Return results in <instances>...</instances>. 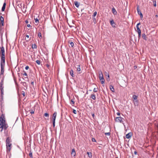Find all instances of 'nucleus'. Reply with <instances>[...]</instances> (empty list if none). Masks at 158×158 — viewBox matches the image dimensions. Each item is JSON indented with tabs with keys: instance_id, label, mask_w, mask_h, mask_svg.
I'll use <instances>...</instances> for the list:
<instances>
[{
	"instance_id": "09e8293b",
	"label": "nucleus",
	"mask_w": 158,
	"mask_h": 158,
	"mask_svg": "<svg viewBox=\"0 0 158 158\" xmlns=\"http://www.w3.org/2000/svg\"><path fill=\"white\" fill-rule=\"evenodd\" d=\"M27 27H31V25L30 24H28L27 25Z\"/></svg>"
},
{
	"instance_id": "6e6552de",
	"label": "nucleus",
	"mask_w": 158,
	"mask_h": 158,
	"mask_svg": "<svg viewBox=\"0 0 158 158\" xmlns=\"http://www.w3.org/2000/svg\"><path fill=\"white\" fill-rule=\"evenodd\" d=\"M5 64L1 63V74H3L4 72V67L5 66Z\"/></svg>"
},
{
	"instance_id": "13d9d810",
	"label": "nucleus",
	"mask_w": 158,
	"mask_h": 158,
	"mask_svg": "<svg viewBox=\"0 0 158 158\" xmlns=\"http://www.w3.org/2000/svg\"><path fill=\"white\" fill-rule=\"evenodd\" d=\"M23 96H25V93H23Z\"/></svg>"
},
{
	"instance_id": "39448f33",
	"label": "nucleus",
	"mask_w": 158,
	"mask_h": 158,
	"mask_svg": "<svg viewBox=\"0 0 158 158\" xmlns=\"http://www.w3.org/2000/svg\"><path fill=\"white\" fill-rule=\"evenodd\" d=\"M140 24V23H138L136 25V28L137 29V31L138 34V38L139 39L141 36V31L140 28L139 27V26Z\"/></svg>"
},
{
	"instance_id": "2f4dec72",
	"label": "nucleus",
	"mask_w": 158,
	"mask_h": 158,
	"mask_svg": "<svg viewBox=\"0 0 158 158\" xmlns=\"http://www.w3.org/2000/svg\"><path fill=\"white\" fill-rule=\"evenodd\" d=\"M97 14V11H95L94 12L93 14V17H94L95 16H96Z\"/></svg>"
},
{
	"instance_id": "f3484780",
	"label": "nucleus",
	"mask_w": 158,
	"mask_h": 158,
	"mask_svg": "<svg viewBox=\"0 0 158 158\" xmlns=\"http://www.w3.org/2000/svg\"><path fill=\"white\" fill-rule=\"evenodd\" d=\"M31 38H29V36L28 35H26V37L25 38V40L26 41L28 42L30 40Z\"/></svg>"
},
{
	"instance_id": "5fc2aeb1",
	"label": "nucleus",
	"mask_w": 158,
	"mask_h": 158,
	"mask_svg": "<svg viewBox=\"0 0 158 158\" xmlns=\"http://www.w3.org/2000/svg\"><path fill=\"white\" fill-rule=\"evenodd\" d=\"M25 22H26V23H28V21L26 20V21H25Z\"/></svg>"
},
{
	"instance_id": "f03ea898",
	"label": "nucleus",
	"mask_w": 158,
	"mask_h": 158,
	"mask_svg": "<svg viewBox=\"0 0 158 158\" xmlns=\"http://www.w3.org/2000/svg\"><path fill=\"white\" fill-rule=\"evenodd\" d=\"M11 140L10 137L7 138L6 142L7 152H10L12 148V144L11 143Z\"/></svg>"
},
{
	"instance_id": "37998d69",
	"label": "nucleus",
	"mask_w": 158,
	"mask_h": 158,
	"mask_svg": "<svg viewBox=\"0 0 158 158\" xmlns=\"http://www.w3.org/2000/svg\"><path fill=\"white\" fill-rule=\"evenodd\" d=\"M30 112L32 114H33L34 113V112L32 110H31Z\"/></svg>"
},
{
	"instance_id": "a878e982",
	"label": "nucleus",
	"mask_w": 158,
	"mask_h": 158,
	"mask_svg": "<svg viewBox=\"0 0 158 158\" xmlns=\"http://www.w3.org/2000/svg\"><path fill=\"white\" fill-rule=\"evenodd\" d=\"M70 74L72 77H74L73 71L72 69H71L70 71Z\"/></svg>"
},
{
	"instance_id": "b1692460",
	"label": "nucleus",
	"mask_w": 158,
	"mask_h": 158,
	"mask_svg": "<svg viewBox=\"0 0 158 158\" xmlns=\"http://www.w3.org/2000/svg\"><path fill=\"white\" fill-rule=\"evenodd\" d=\"M74 4L77 7H78L80 5V4L77 1L74 2Z\"/></svg>"
},
{
	"instance_id": "ddd939ff",
	"label": "nucleus",
	"mask_w": 158,
	"mask_h": 158,
	"mask_svg": "<svg viewBox=\"0 0 158 158\" xmlns=\"http://www.w3.org/2000/svg\"><path fill=\"white\" fill-rule=\"evenodd\" d=\"M24 73L23 74V75L24 77V79L25 81H27L28 79V78L27 77V74L26 72L25 71H23Z\"/></svg>"
},
{
	"instance_id": "6e6d98bb",
	"label": "nucleus",
	"mask_w": 158,
	"mask_h": 158,
	"mask_svg": "<svg viewBox=\"0 0 158 158\" xmlns=\"http://www.w3.org/2000/svg\"><path fill=\"white\" fill-rule=\"evenodd\" d=\"M109 77H110V76H109V74H107V77H108L109 78Z\"/></svg>"
},
{
	"instance_id": "4d7b16f0",
	"label": "nucleus",
	"mask_w": 158,
	"mask_h": 158,
	"mask_svg": "<svg viewBox=\"0 0 158 158\" xmlns=\"http://www.w3.org/2000/svg\"><path fill=\"white\" fill-rule=\"evenodd\" d=\"M155 16H156V17H158V15H156Z\"/></svg>"
},
{
	"instance_id": "c9c22d12",
	"label": "nucleus",
	"mask_w": 158,
	"mask_h": 158,
	"mask_svg": "<svg viewBox=\"0 0 158 158\" xmlns=\"http://www.w3.org/2000/svg\"><path fill=\"white\" fill-rule=\"evenodd\" d=\"M69 43H70L71 47H73L74 46V43L73 42H70Z\"/></svg>"
},
{
	"instance_id": "ea45409f",
	"label": "nucleus",
	"mask_w": 158,
	"mask_h": 158,
	"mask_svg": "<svg viewBox=\"0 0 158 158\" xmlns=\"http://www.w3.org/2000/svg\"><path fill=\"white\" fill-rule=\"evenodd\" d=\"M29 156L31 157V158H32L33 156H32V153H30L29 154Z\"/></svg>"
},
{
	"instance_id": "2eb2a0df",
	"label": "nucleus",
	"mask_w": 158,
	"mask_h": 158,
	"mask_svg": "<svg viewBox=\"0 0 158 158\" xmlns=\"http://www.w3.org/2000/svg\"><path fill=\"white\" fill-rule=\"evenodd\" d=\"M5 54L4 48L2 46L0 50V54Z\"/></svg>"
},
{
	"instance_id": "c03bdc74",
	"label": "nucleus",
	"mask_w": 158,
	"mask_h": 158,
	"mask_svg": "<svg viewBox=\"0 0 158 158\" xmlns=\"http://www.w3.org/2000/svg\"><path fill=\"white\" fill-rule=\"evenodd\" d=\"M25 69L26 70H28L29 69V67L28 66H27L25 67Z\"/></svg>"
},
{
	"instance_id": "393cba45",
	"label": "nucleus",
	"mask_w": 158,
	"mask_h": 158,
	"mask_svg": "<svg viewBox=\"0 0 158 158\" xmlns=\"http://www.w3.org/2000/svg\"><path fill=\"white\" fill-rule=\"evenodd\" d=\"M87 154L88 155V156L89 158H92V153L91 152H87Z\"/></svg>"
},
{
	"instance_id": "4be33fe9",
	"label": "nucleus",
	"mask_w": 158,
	"mask_h": 158,
	"mask_svg": "<svg viewBox=\"0 0 158 158\" xmlns=\"http://www.w3.org/2000/svg\"><path fill=\"white\" fill-rule=\"evenodd\" d=\"M110 90L113 92H114L115 91H114V87L113 86H112V85H110Z\"/></svg>"
},
{
	"instance_id": "f257e3e1",
	"label": "nucleus",
	"mask_w": 158,
	"mask_h": 158,
	"mask_svg": "<svg viewBox=\"0 0 158 158\" xmlns=\"http://www.w3.org/2000/svg\"><path fill=\"white\" fill-rule=\"evenodd\" d=\"M0 128H1V131H2L3 129L6 130L8 127V126L6 123L4 115L2 114L0 117Z\"/></svg>"
},
{
	"instance_id": "a211bd4d",
	"label": "nucleus",
	"mask_w": 158,
	"mask_h": 158,
	"mask_svg": "<svg viewBox=\"0 0 158 158\" xmlns=\"http://www.w3.org/2000/svg\"><path fill=\"white\" fill-rule=\"evenodd\" d=\"M110 24L113 27H115V24L113 20L110 21Z\"/></svg>"
},
{
	"instance_id": "c85d7f7f",
	"label": "nucleus",
	"mask_w": 158,
	"mask_h": 158,
	"mask_svg": "<svg viewBox=\"0 0 158 158\" xmlns=\"http://www.w3.org/2000/svg\"><path fill=\"white\" fill-rule=\"evenodd\" d=\"M142 37L143 39L146 40V36L145 34H143L142 35Z\"/></svg>"
},
{
	"instance_id": "4c0bfd02",
	"label": "nucleus",
	"mask_w": 158,
	"mask_h": 158,
	"mask_svg": "<svg viewBox=\"0 0 158 158\" xmlns=\"http://www.w3.org/2000/svg\"><path fill=\"white\" fill-rule=\"evenodd\" d=\"M110 132H107V133H105V135H110Z\"/></svg>"
},
{
	"instance_id": "9d476101",
	"label": "nucleus",
	"mask_w": 158,
	"mask_h": 158,
	"mask_svg": "<svg viewBox=\"0 0 158 158\" xmlns=\"http://www.w3.org/2000/svg\"><path fill=\"white\" fill-rule=\"evenodd\" d=\"M1 14V13L0 14V15ZM4 20V19L2 17V16H1L0 15V24L1 26H3Z\"/></svg>"
},
{
	"instance_id": "e433bc0d",
	"label": "nucleus",
	"mask_w": 158,
	"mask_h": 158,
	"mask_svg": "<svg viewBox=\"0 0 158 158\" xmlns=\"http://www.w3.org/2000/svg\"><path fill=\"white\" fill-rule=\"evenodd\" d=\"M36 63L37 64H38V65H39L40 64V61L39 60H36Z\"/></svg>"
},
{
	"instance_id": "7ed1b4c3",
	"label": "nucleus",
	"mask_w": 158,
	"mask_h": 158,
	"mask_svg": "<svg viewBox=\"0 0 158 158\" xmlns=\"http://www.w3.org/2000/svg\"><path fill=\"white\" fill-rule=\"evenodd\" d=\"M99 78L101 81V83L103 84L105 81V80L103 77L102 73L101 71L99 72Z\"/></svg>"
},
{
	"instance_id": "dca6fc26",
	"label": "nucleus",
	"mask_w": 158,
	"mask_h": 158,
	"mask_svg": "<svg viewBox=\"0 0 158 158\" xmlns=\"http://www.w3.org/2000/svg\"><path fill=\"white\" fill-rule=\"evenodd\" d=\"M132 133L130 132L128 133L126 135V137L127 139H129L132 136Z\"/></svg>"
},
{
	"instance_id": "72a5a7b5",
	"label": "nucleus",
	"mask_w": 158,
	"mask_h": 158,
	"mask_svg": "<svg viewBox=\"0 0 158 158\" xmlns=\"http://www.w3.org/2000/svg\"><path fill=\"white\" fill-rule=\"evenodd\" d=\"M44 115L45 117H48L49 116V114L47 113H46L44 114Z\"/></svg>"
},
{
	"instance_id": "864d4df0",
	"label": "nucleus",
	"mask_w": 158,
	"mask_h": 158,
	"mask_svg": "<svg viewBox=\"0 0 158 158\" xmlns=\"http://www.w3.org/2000/svg\"><path fill=\"white\" fill-rule=\"evenodd\" d=\"M92 116H93V117L94 118V114H92Z\"/></svg>"
},
{
	"instance_id": "bf43d9fd",
	"label": "nucleus",
	"mask_w": 158,
	"mask_h": 158,
	"mask_svg": "<svg viewBox=\"0 0 158 158\" xmlns=\"http://www.w3.org/2000/svg\"><path fill=\"white\" fill-rule=\"evenodd\" d=\"M156 127H157V128H158V124H157Z\"/></svg>"
},
{
	"instance_id": "7c9ffc66",
	"label": "nucleus",
	"mask_w": 158,
	"mask_h": 158,
	"mask_svg": "<svg viewBox=\"0 0 158 158\" xmlns=\"http://www.w3.org/2000/svg\"><path fill=\"white\" fill-rule=\"evenodd\" d=\"M35 23H37V24H38V23H39V20L37 18H35Z\"/></svg>"
},
{
	"instance_id": "de8ad7c7",
	"label": "nucleus",
	"mask_w": 158,
	"mask_h": 158,
	"mask_svg": "<svg viewBox=\"0 0 158 158\" xmlns=\"http://www.w3.org/2000/svg\"><path fill=\"white\" fill-rule=\"evenodd\" d=\"M93 19L94 21H94L96 20V19L95 17H93Z\"/></svg>"
},
{
	"instance_id": "cd10ccee",
	"label": "nucleus",
	"mask_w": 158,
	"mask_h": 158,
	"mask_svg": "<svg viewBox=\"0 0 158 158\" xmlns=\"http://www.w3.org/2000/svg\"><path fill=\"white\" fill-rule=\"evenodd\" d=\"M38 36L39 37L40 39H41L42 38V36L41 35V34L40 32H38L37 33Z\"/></svg>"
},
{
	"instance_id": "79ce46f5",
	"label": "nucleus",
	"mask_w": 158,
	"mask_h": 158,
	"mask_svg": "<svg viewBox=\"0 0 158 158\" xmlns=\"http://www.w3.org/2000/svg\"><path fill=\"white\" fill-rule=\"evenodd\" d=\"M94 91L95 92H96L97 91V89L94 88Z\"/></svg>"
},
{
	"instance_id": "680f3d73",
	"label": "nucleus",
	"mask_w": 158,
	"mask_h": 158,
	"mask_svg": "<svg viewBox=\"0 0 158 158\" xmlns=\"http://www.w3.org/2000/svg\"><path fill=\"white\" fill-rule=\"evenodd\" d=\"M134 67H135V69L136 68H137V67L136 66H134Z\"/></svg>"
},
{
	"instance_id": "6ab92c4d",
	"label": "nucleus",
	"mask_w": 158,
	"mask_h": 158,
	"mask_svg": "<svg viewBox=\"0 0 158 158\" xmlns=\"http://www.w3.org/2000/svg\"><path fill=\"white\" fill-rule=\"evenodd\" d=\"M71 154V155L72 156H75L76 152H75V151L74 149H73L72 150Z\"/></svg>"
},
{
	"instance_id": "49530a36",
	"label": "nucleus",
	"mask_w": 158,
	"mask_h": 158,
	"mask_svg": "<svg viewBox=\"0 0 158 158\" xmlns=\"http://www.w3.org/2000/svg\"><path fill=\"white\" fill-rule=\"evenodd\" d=\"M117 114L118 115V116H120V113H119V112H117Z\"/></svg>"
},
{
	"instance_id": "a18cd8bd",
	"label": "nucleus",
	"mask_w": 158,
	"mask_h": 158,
	"mask_svg": "<svg viewBox=\"0 0 158 158\" xmlns=\"http://www.w3.org/2000/svg\"><path fill=\"white\" fill-rule=\"evenodd\" d=\"M55 121H53V125L54 127H55Z\"/></svg>"
},
{
	"instance_id": "aec40b11",
	"label": "nucleus",
	"mask_w": 158,
	"mask_h": 158,
	"mask_svg": "<svg viewBox=\"0 0 158 158\" xmlns=\"http://www.w3.org/2000/svg\"><path fill=\"white\" fill-rule=\"evenodd\" d=\"M6 3L5 2L4 3L2 9V11H4L6 8Z\"/></svg>"
},
{
	"instance_id": "0eeeda50",
	"label": "nucleus",
	"mask_w": 158,
	"mask_h": 158,
	"mask_svg": "<svg viewBox=\"0 0 158 158\" xmlns=\"http://www.w3.org/2000/svg\"><path fill=\"white\" fill-rule=\"evenodd\" d=\"M137 97L136 95H133L132 98L133 99V102L134 105L136 106L138 105V102L137 99Z\"/></svg>"
},
{
	"instance_id": "4468645a",
	"label": "nucleus",
	"mask_w": 158,
	"mask_h": 158,
	"mask_svg": "<svg viewBox=\"0 0 158 158\" xmlns=\"http://www.w3.org/2000/svg\"><path fill=\"white\" fill-rule=\"evenodd\" d=\"M77 73L79 74H80L81 73V69L80 68V65H78L77 67Z\"/></svg>"
},
{
	"instance_id": "603ef678",
	"label": "nucleus",
	"mask_w": 158,
	"mask_h": 158,
	"mask_svg": "<svg viewBox=\"0 0 158 158\" xmlns=\"http://www.w3.org/2000/svg\"><path fill=\"white\" fill-rule=\"evenodd\" d=\"M31 84L32 85H34V82L33 81L31 82Z\"/></svg>"
},
{
	"instance_id": "f704fd0d",
	"label": "nucleus",
	"mask_w": 158,
	"mask_h": 158,
	"mask_svg": "<svg viewBox=\"0 0 158 158\" xmlns=\"http://www.w3.org/2000/svg\"><path fill=\"white\" fill-rule=\"evenodd\" d=\"M75 102L74 100L73 99L71 100V104L72 105H74V104Z\"/></svg>"
},
{
	"instance_id": "9b49d317",
	"label": "nucleus",
	"mask_w": 158,
	"mask_h": 158,
	"mask_svg": "<svg viewBox=\"0 0 158 158\" xmlns=\"http://www.w3.org/2000/svg\"><path fill=\"white\" fill-rule=\"evenodd\" d=\"M57 112H55L54 114H53L52 118V121H55L56 118V115H57Z\"/></svg>"
},
{
	"instance_id": "423d86ee",
	"label": "nucleus",
	"mask_w": 158,
	"mask_h": 158,
	"mask_svg": "<svg viewBox=\"0 0 158 158\" xmlns=\"http://www.w3.org/2000/svg\"><path fill=\"white\" fill-rule=\"evenodd\" d=\"M1 59V63L5 64V54H0Z\"/></svg>"
},
{
	"instance_id": "a19ab883",
	"label": "nucleus",
	"mask_w": 158,
	"mask_h": 158,
	"mask_svg": "<svg viewBox=\"0 0 158 158\" xmlns=\"http://www.w3.org/2000/svg\"><path fill=\"white\" fill-rule=\"evenodd\" d=\"M92 140L93 142H96V139L94 138H92Z\"/></svg>"
},
{
	"instance_id": "bb28decb",
	"label": "nucleus",
	"mask_w": 158,
	"mask_h": 158,
	"mask_svg": "<svg viewBox=\"0 0 158 158\" xmlns=\"http://www.w3.org/2000/svg\"><path fill=\"white\" fill-rule=\"evenodd\" d=\"M32 49H36L37 48V46L35 44H32Z\"/></svg>"
},
{
	"instance_id": "052dcab7",
	"label": "nucleus",
	"mask_w": 158,
	"mask_h": 158,
	"mask_svg": "<svg viewBox=\"0 0 158 158\" xmlns=\"http://www.w3.org/2000/svg\"><path fill=\"white\" fill-rule=\"evenodd\" d=\"M134 67H135V69L136 68H137V67L136 66H134Z\"/></svg>"
},
{
	"instance_id": "c756f323",
	"label": "nucleus",
	"mask_w": 158,
	"mask_h": 158,
	"mask_svg": "<svg viewBox=\"0 0 158 158\" xmlns=\"http://www.w3.org/2000/svg\"><path fill=\"white\" fill-rule=\"evenodd\" d=\"M3 79H2L1 80V81L0 82V86H3L4 82Z\"/></svg>"
},
{
	"instance_id": "473e14b6",
	"label": "nucleus",
	"mask_w": 158,
	"mask_h": 158,
	"mask_svg": "<svg viewBox=\"0 0 158 158\" xmlns=\"http://www.w3.org/2000/svg\"><path fill=\"white\" fill-rule=\"evenodd\" d=\"M153 5L155 7H156V1H153Z\"/></svg>"
},
{
	"instance_id": "f8f14e48",
	"label": "nucleus",
	"mask_w": 158,
	"mask_h": 158,
	"mask_svg": "<svg viewBox=\"0 0 158 158\" xmlns=\"http://www.w3.org/2000/svg\"><path fill=\"white\" fill-rule=\"evenodd\" d=\"M1 91V96L2 97V100L1 101V105H2V101H3V93H4V89L3 88H2L1 89H0Z\"/></svg>"
},
{
	"instance_id": "412c9836",
	"label": "nucleus",
	"mask_w": 158,
	"mask_h": 158,
	"mask_svg": "<svg viewBox=\"0 0 158 158\" xmlns=\"http://www.w3.org/2000/svg\"><path fill=\"white\" fill-rule=\"evenodd\" d=\"M112 12L113 13L114 15L117 14V12L114 7L112 9Z\"/></svg>"
},
{
	"instance_id": "8fccbe9b",
	"label": "nucleus",
	"mask_w": 158,
	"mask_h": 158,
	"mask_svg": "<svg viewBox=\"0 0 158 158\" xmlns=\"http://www.w3.org/2000/svg\"><path fill=\"white\" fill-rule=\"evenodd\" d=\"M134 154H135V155H136L137 154V152L136 151H135L134 152Z\"/></svg>"
},
{
	"instance_id": "3c124183",
	"label": "nucleus",
	"mask_w": 158,
	"mask_h": 158,
	"mask_svg": "<svg viewBox=\"0 0 158 158\" xmlns=\"http://www.w3.org/2000/svg\"><path fill=\"white\" fill-rule=\"evenodd\" d=\"M2 88H3L4 87L3 86H0V89H1Z\"/></svg>"
},
{
	"instance_id": "58836bf2",
	"label": "nucleus",
	"mask_w": 158,
	"mask_h": 158,
	"mask_svg": "<svg viewBox=\"0 0 158 158\" xmlns=\"http://www.w3.org/2000/svg\"><path fill=\"white\" fill-rule=\"evenodd\" d=\"M73 112L74 114H77V111L76 110L73 109Z\"/></svg>"
},
{
	"instance_id": "5701e85b",
	"label": "nucleus",
	"mask_w": 158,
	"mask_h": 158,
	"mask_svg": "<svg viewBox=\"0 0 158 158\" xmlns=\"http://www.w3.org/2000/svg\"><path fill=\"white\" fill-rule=\"evenodd\" d=\"M91 97L94 100H95L96 99L95 95L94 94H91Z\"/></svg>"
},
{
	"instance_id": "20e7f679",
	"label": "nucleus",
	"mask_w": 158,
	"mask_h": 158,
	"mask_svg": "<svg viewBox=\"0 0 158 158\" xmlns=\"http://www.w3.org/2000/svg\"><path fill=\"white\" fill-rule=\"evenodd\" d=\"M124 120V118L120 117H117L115 118V121L116 122L118 123H123V124L124 126V123H123V120Z\"/></svg>"
},
{
	"instance_id": "1a4fd4ad",
	"label": "nucleus",
	"mask_w": 158,
	"mask_h": 158,
	"mask_svg": "<svg viewBox=\"0 0 158 158\" xmlns=\"http://www.w3.org/2000/svg\"><path fill=\"white\" fill-rule=\"evenodd\" d=\"M137 10L138 14L140 15V18L141 19H142L143 18V14L141 13L140 10L139 9V6H137Z\"/></svg>"
}]
</instances>
